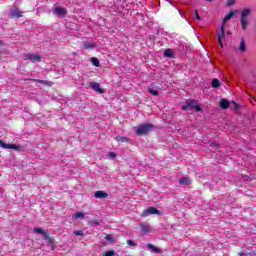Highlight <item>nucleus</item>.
Masks as SVG:
<instances>
[{"label":"nucleus","mask_w":256,"mask_h":256,"mask_svg":"<svg viewBox=\"0 0 256 256\" xmlns=\"http://www.w3.org/2000/svg\"><path fill=\"white\" fill-rule=\"evenodd\" d=\"M127 245H129L130 247H137V244L133 242V240H127Z\"/></svg>","instance_id":"nucleus-29"},{"label":"nucleus","mask_w":256,"mask_h":256,"mask_svg":"<svg viewBox=\"0 0 256 256\" xmlns=\"http://www.w3.org/2000/svg\"><path fill=\"white\" fill-rule=\"evenodd\" d=\"M197 105V102L194 100H188L186 101V105L182 106L183 111H187V109H195V106Z\"/></svg>","instance_id":"nucleus-9"},{"label":"nucleus","mask_w":256,"mask_h":256,"mask_svg":"<svg viewBox=\"0 0 256 256\" xmlns=\"http://www.w3.org/2000/svg\"><path fill=\"white\" fill-rule=\"evenodd\" d=\"M249 15H251L250 8H244L240 13V25L243 31H246L247 25H249Z\"/></svg>","instance_id":"nucleus-1"},{"label":"nucleus","mask_w":256,"mask_h":256,"mask_svg":"<svg viewBox=\"0 0 256 256\" xmlns=\"http://www.w3.org/2000/svg\"><path fill=\"white\" fill-rule=\"evenodd\" d=\"M147 247H148V251H151V253H155V254L161 253V249L157 248L153 244H148Z\"/></svg>","instance_id":"nucleus-14"},{"label":"nucleus","mask_w":256,"mask_h":256,"mask_svg":"<svg viewBox=\"0 0 256 256\" xmlns=\"http://www.w3.org/2000/svg\"><path fill=\"white\" fill-rule=\"evenodd\" d=\"M195 111L199 112L201 111V107L199 105L196 104V106H194Z\"/></svg>","instance_id":"nucleus-35"},{"label":"nucleus","mask_w":256,"mask_h":256,"mask_svg":"<svg viewBox=\"0 0 256 256\" xmlns=\"http://www.w3.org/2000/svg\"><path fill=\"white\" fill-rule=\"evenodd\" d=\"M228 2V5L231 6V5H234L235 4V0H227Z\"/></svg>","instance_id":"nucleus-34"},{"label":"nucleus","mask_w":256,"mask_h":256,"mask_svg":"<svg viewBox=\"0 0 256 256\" xmlns=\"http://www.w3.org/2000/svg\"><path fill=\"white\" fill-rule=\"evenodd\" d=\"M54 15H57L58 17H64V15H67V9L56 7L53 10Z\"/></svg>","instance_id":"nucleus-8"},{"label":"nucleus","mask_w":256,"mask_h":256,"mask_svg":"<svg viewBox=\"0 0 256 256\" xmlns=\"http://www.w3.org/2000/svg\"><path fill=\"white\" fill-rule=\"evenodd\" d=\"M164 57H173V50L171 49H166L164 51Z\"/></svg>","instance_id":"nucleus-24"},{"label":"nucleus","mask_w":256,"mask_h":256,"mask_svg":"<svg viewBox=\"0 0 256 256\" xmlns=\"http://www.w3.org/2000/svg\"><path fill=\"white\" fill-rule=\"evenodd\" d=\"M179 183H180L181 185H191V178H189V177L181 178V179L179 180Z\"/></svg>","instance_id":"nucleus-16"},{"label":"nucleus","mask_w":256,"mask_h":256,"mask_svg":"<svg viewBox=\"0 0 256 256\" xmlns=\"http://www.w3.org/2000/svg\"><path fill=\"white\" fill-rule=\"evenodd\" d=\"M34 233H38L39 235H43V239L48 241V243H50V245H53V239H51V237H49V234H47V232H45L43 229L34 228Z\"/></svg>","instance_id":"nucleus-4"},{"label":"nucleus","mask_w":256,"mask_h":256,"mask_svg":"<svg viewBox=\"0 0 256 256\" xmlns=\"http://www.w3.org/2000/svg\"><path fill=\"white\" fill-rule=\"evenodd\" d=\"M34 81L36 83H41L42 85H48V87H51V85H53V82H51V81H44V80H40V79H35Z\"/></svg>","instance_id":"nucleus-19"},{"label":"nucleus","mask_w":256,"mask_h":256,"mask_svg":"<svg viewBox=\"0 0 256 256\" xmlns=\"http://www.w3.org/2000/svg\"><path fill=\"white\" fill-rule=\"evenodd\" d=\"M239 51H241V53H245V51H247V46L245 45L244 39L240 41Z\"/></svg>","instance_id":"nucleus-17"},{"label":"nucleus","mask_w":256,"mask_h":256,"mask_svg":"<svg viewBox=\"0 0 256 256\" xmlns=\"http://www.w3.org/2000/svg\"><path fill=\"white\" fill-rule=\"evenodd\" d=\"M23 59L24 61H31V63H40L41 61L39 54H25Z\"/></svg>","instance_id":"nucleus-3"},{"label":"nucleus","mask_w":256,"mask_h":256,"mask_svg":"<svg viewBox=\"0 0 256 256\" xmlns=\"http://www.w3.org/2000/svg\"><path fill=\"white\" fill-rule=\"evenodd\" d=\"M220 85H221V82H219V79L214 78V79L212 80V87H213L214 89L219 88Z\"/></svg>","instance_id":"nucleus-22"},{"label":"nucleus","mask_w":256,"mask_h":256,"mask_svg":"<svg viewBox=\"0 0 256 256\" xmlns=\"http://www.w3.org/2000/svg\"><path fill=\"white\" fill-rule=\"evenodd\" d=\"M90 87L96 91V93H104L103 89H101V85L97 82H91Z\"/></svg>","instance_id":"nucleus-12"},{"label":"nucleus","mask_w":256,"mask_h":256,"mask_svg":"<svg viewBox=\"0 0 256 256\" xmlns=\"http://www.w3.org/2000/svg\"><path fill=\"white\" fill-rule=\"evenodd\" d=\"M235 13H238V11H230L229 14H227L224 17V23H227L228 21H231V19L233 18V15H235Z\"/></svg>","instance_id":"nucleus-15"},{"label":"nucleus","mask_w":256,"mask_h":256,"mask_svg":"<svg viewBox=\"0 0 256 256\" xmlns=\"http://www.w3.org/2000/svg\"><path fill=\"white\" fill-rule=\"evenodd\" d=\"M73 233H74V235H77V236H80V237H82V235H84L83 230H76Z\"/></svg>","instance_id":"nucleus-30"},{"label":"nucleus","mask_w":256,"mask_h":256,"mask_svg":"<svg viewBox=\"0 0 256 256\" xmlns=\"http://www.w3.org/2000/svg\"><path fill=\"white\" fill-rule=\"evenodd\" d=\"M97 46L93 42H84L85 49H95Z\"/></svg>","instance_id":"nucleus-18"},{"label":"nucleus","mask_w":256,"mask_h":256,"mask_svg":"<svg viewBox=\"0 0 256 256\" xmlns=\"http://www.w3.org/2000/svg\"><path fill=\"white\" fill-rule=\"evenodd\" d=\"M116 141H119L120 143H128L129 138L123 137V136H118V137H116Z\"/></svg>","instance_id":"nucleus-23"},{"label":"nucleus","mask_w":256,"mask_h":256,"mask_svg":"<svg viewBox=\"0 0 256 256\" xmlns=\"http://www.w3.org/2000/svg\"><path fill=\"white\" fill-rule=\"evenodd\" d=\"M206 1H212V0H206Z\"/></svg>","instance_id":"nucleus-36"},{"label":"nucleus","mask_w":256,"mask_h":256,"mask_svg":"<svg viewBox=\"0 0 256 256\" xmlns=\"http://www.w3.org/2000/svg\"><path fill=\"white\" fill-rule=\"evenodd\" d=\"M195 17L197 21H201V16H199V12L197 10L195 11Z\"/></svg>","instance_id":"nucleus-33"},{"label":"nucleus","mask_w":256,"mask_h":256,"mask_svg":"<svg viewBox=\"0 0 256 256\" xmlns=\"http://www.w3.org/2000/svg\"><path fill=\"white\" fill-rule=\"evenodd\" d=\"M140 229H141L142 235H147V233H151V226L146 222L140 223Z\"/></svg>","instance_id":"nucleus-7"},{"label":"nucleus","mask_w":256,"mask_h":256,"mask_svg":"<svg viewBox=\"0 0 256 256\" xmlns=\"http://www.w3.org/2000/svg\"><path fill=\"white\" fill-rule=\"evenodd\" d=\"M218 35V43L221 47H223V43L225 41V26L222 25L220 27V33H217Z\"/></svg>","instance_id":"nucleus-6"},{"label":"nucleus","mask_w":256,"mask_h":256,"mask_svg":"<svg viewBox=\"0 0 256 256\" xmlns=\"http://www.w3.org/2000/svg\"><path fill=\"white\" fill-rule=\"evenodd\" d=\"M84 217H85V213H83V212H76L72 216V219H83Z\"/></svg>","instance_id":"nucleus-21"},{"label":"nucleus","mask_w":256,"mask_h":256,"mask_svg":"<svg viewBox=\"0 0 256 256\" xmlns=\"http://www.w3.org/2000/svg\"><path fill=\"white\" fill-rule=\"evenodd\" d=\"M108 157H110V159H115V157H117V155L114 152H110V153H108Z\"/></svg>","instance_id":"nucleus-31"},{"label":"nucleus","mask_w":256,"mask_h":256,"mask_svg":"<svg viewBox=\"0 0 256 256\" xmlns=\"http://www.w3.org/2000/svg\"><path fill=\"white\" fill-rule=\"evenodd\" d=\"M88 225H89L90 227H98L99 221H98V220H96V221H89V222H88Z\"/></svg>","instance_id":"nucleus-27"},{"label":"nucleus","mask_w":256,"mask_h":256,"mask_svg":"<svg viewBox=\"0 0 256 256\" xmlns=\"http://www.w3.org/2000/svg\"><path fill=\"white\" fill-rule=\"evenodd\" d=\"M149 215H159V210L155 207H149L142 213V217H149Z\"/></svg>","instance_id":"nucleus-5"},{"label":"nucleus","mask_w":256,"mask_h":256,"mask_svg":"<svg viewBox=\"0 0 256 256\" xmlns=\"http://www.w3.org/2000/svg\"><path fill=\"white\" fill-rule=\"evenodd\" d=\"M212 145H215V143H212Z\"/></svg>","instance_id":"nucleus-37"},{"label":"nucleus","mask_w":256,"mask_h":256,"mask_svg":"<svg viewBox=\"0 0 256 256\" xmlns=\"http://www.w3.org/2000/svg\"><path fill=\"white\" fill-rule=\"evenodd\" d=\"M94 197L96 199H107V197H109V194H107L105 191L99 190L94 193Z\"/></svg>","instance_id":"nucleus-11"},{"label":"nucleus","mask_w":256,"mask_h":256,"mask_svg":"<svg viewBox=\"0 0 256 256\" xmlns=\"http://www.w3.org/2000/svg\"><path fill=\"white\" fill-rule=\"evenodd\" d=\"M151 129H153V125L151 124H144L138 127H134L136 135H147Z\"/></svg>","instance_id":"nucleus-2"},{"label":"nucleus","mask_w":256,"mask_h":256,"mask_svg":"<svg viewBox=\"0 0 256 256\" xmlns=\"http://www.w3.org/2000/svg\"><path fill=\"white\" fill-rule=\"evenodd\" d=\"M0 147H2L3 149H14L15 151H19V146L15 144H6L3 141H0Z\"/></svg>","instance_id":"nucleus-10"},{"label":"nucleus","mask_w":256,"mask_h":256,"mask_svg":"<svg viewBox=\"0 0 256 256\" xmlns=\"http://www.w3.org/2000/svg\"><path fill=\"white\" fill-rule=\"evenodd\" d=\"M21 11H19V9L14 8L12 10H10V17L14 18V19H19V17H22L23 15H21Z\"/></svg>","instance_id":"nucleus-13"},{"label":"nucleus","mask_w":256,"mask_h":256,"mask_svg":"<svg viewBox=\"0 0 256 256\" xmlns=\"http://www.w3.org/2000/svg\"><path fill=\"white\" fill-rule=\"evenodd\" d=\"M105 239H106V241H112L113 240V236L108 234V235L105 236Z\"/></svg>","instance_id":"nucleus-32"},{"label":"nucleus","mask_w":256,"mask_h":256,"mask_svg":"<svg viewBox=\"0 0 256 256\" xmlns=\"http://www.w3.org/2000/svg\"><path fill=\"white\" fill-rule=\"evenodd\" d=\"M220 107H221L222 109H228V107H229V101H227V100H225V99H222V100L220 101Z\"/></svg>","instance_id":"nucleus-20"},{"label":"nucleus","mask_w":256,"mask_h":256,"mask_svg":"<svg viewBox=\"0 0 256 256\" xmlns=\"http://www.w3.org/2000/svg\"><path fill=\"white\" fill-rule=\"evenodd\" d=\"M103 256H115V251L108 250L103 254Z\"/></svg>","instance_id":"nucleus-28"},{"label":"nucleus","mask_w":256,"mask_h":256,"mask_svg":"<svg viewBox=\"0 0 256 256\" xmlns=\"http://www.w3.org/2000/svg\"><path fill=\"white\" fill-rule=\"evenodd\" d=\"M91 61H92V65H94V67H99V59H97L96 57H92Z\"/></svg>","instance_id":"nucleus-26"},{"label":"nucleus","mask_w":256,"mask_h":256,"mask_svg":"<svg viewBox=\"0 0 256 256\" xmlns=\"http://www.w3.org/2000/svg\"><path fill=\"white\" fill-rule=\"evenodd\" d=\"M148 93H150V95H153L154 97H157V95H159V92L157 90H154L153 88H149Z\"/></svg>","instance_id":"nucleus-25"}]
</instances>
